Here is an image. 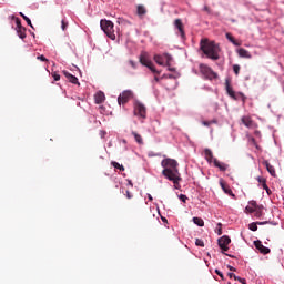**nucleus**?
<instances>
[{
  "label": "nucleus",
  "mask_w": 284,
  "mask_h": 284,
  "mask_svg": "<svg viewBox=\"0 0 284 284\" xmlns=\"http://www.w3.org/2000/svg\"><path fill=\"white\" fill-rule=\"evenodd\" d=\"M136 14H138V17H140V19H143V17H145V14H148V9H145V7L143 4H139L136 8Z\"/></svg>",
  "instance_id": "22"
},
{
  "label": "nucleus",
  "mask_w": 284,
  "mask_h": 284,
  "mask_svg": "<svg viewBox=\"0 0 284 284\" xmlns=\"http://www.w3.org/2000/svg\"><path fill=\"white\" fill-rule=\"evenodd\" d=\"M220 186L223 190L224 194L232 196V199H236V195L234 194V192H232V189L230 187V185L225 184L223 179L220 180Z\"/></svg>",
  "instance_id": "13"
},
{
  "label": "nucleus",
  "mask_w": 284,
  "mask_h": 284,
  "mask_svg": "<svg viewBox=\"0 0 284 284\" xmlns=\"http://www.w3.org/2000/svg\"><path fill=\"white\" fill-rule=\"evenodd\" d=\"M111 165H113V168L115 170H120V172H125V166H123V164H120L119 162L116 161H112L111 162Z\"/></svg>",
  "instance_id": "27"
},
{
  "label": "nucleus",
  "mask_w": 284,
  "mask_h": 284,
  "mask_svg": "<svg viewBox=\"0 0 284 284\" xmlns=\"http://www.w3.org/2000/svg\"><path fill=\"white\" fill-rule=\"evenodd\" d=\"M229 267H230V270H231V271H233V272H234V267H232V266H229Z\"/></svg>",
  "instance_id": "52"
},
{
  "label": "nucleus",
  "mask_w": 284,
  "mask_h": 284,
  "mask_svg": "<svg viewBox=\"0 0 284 284\" xmlns=\"http://www.w3.org/2000/svg\"><path fill=\"white\" fill-rule=\"evenodd\" d=\"M195 245L197 247H205V242H203V240H201V239H196L195 240Z\"/></svg>",
  "instance_id": "31"
},
{
  "label": "nucleus",
  "mask_w": 284,
  "mask_h": 284,
  "mask_svg": "<svg viewBox=\"0 0 284 284\" xmlns=\"http://www.w3.org/2000/svg\"><path fill=\"white\" fill-rule=\"evenodd\" d=\"M105 134H108V132H105V131H100V136H101V139H105Z\"/></svg>",
  "instance_id": "45"
},
{
  "label": "nucleus",
  "mask_w": 284,
  "mask_h": 284,
  "mask_svg": "<svg viewBox=\"0 0 284 284\" xmlns=\"http://www.w3.org/2000/svg\"><path fill=\"white\" fill-rule=\"evenodd\" d=\"M179 200L182 201V203H187V195L185 194H180Z\"/></svg>",
  "instance_id": "35"
},
{
  "label": "nucleus",
  "mask_w": 284,
  "mask_h": 284,
  "mask_svg": "<svg viewBox=\"0 0 284 284\" xmlns=\"http://www.w3.org/2000/svg\"><path fill=\"white\" fill-rule=\"evenodd\" d=\"M118 23H124V26H130V21L128 20H119Z\"/></svg>",
  "instance_id": "43"
},
{
  "label": "nucleus",
  "mask_w": 284,
  "mask_h": 284,
  "mask_svg": "<svg viewBox=\"0 0 284 284\" xmlns=\"http://www.w3.org/2000/svg\"><path fill=\"white\" fill-rule=\"evenodd\" d=\"M212 123H216V120L213 121H202V125H205L206 128H210Z\"/></svg>",
  "instance_id": "34"
},
{
  "label": "nucleus",
  "mask_w": 284,
  "mask_h": 284,
  "mask_svg": "<svg viewBox=\"0 0 284 284\" xmlns=\"http://www.w3.org/2000/svg\"><path fill=\"white\" fill-rule=\"evenodd\" d=\"M16 31L19 37V39H26V28L21 26V20L17 19L16 20Z\"/></svg>",
  "instance_id": "11"
},
{
  "label": "nucleus",
  "mask_w": 284,
  "mask_h": 284,
  "mask_svg": "<svg viewBox=\"0 0 284 284\" xmlns=\"http://www.w3.org/2000/svg\"><path fill=\"white\" fill-rule=\"evenodd\" d=\"M245 210L248 214H254V212H256L255 215L261 216V211H258V206L255 201L250 202V205H247Z\"/></svg>",
  "instance_id": "14"
},
{
  "label": "nucleus",
  "mask_w": 284,
  "mask_h": 284,
  "mask_svg": "<svg viewBox=\"0 0 284 284\" xmlns=\"http://www.w3.org/2000/svg\"><path fill=\"white\" fill-rule=\"evenodd\" d=\"M225 37H226L227 41H230V43H232L233 45H235V47L241 45V43H239L237 41H235L234 37H232V33H229V32H227V33L225 34Z\"/></svg>",
  "instance_id": "26"
},
{
  "label": "nucleus",
  "mask_w": 284,
  "mask_h": 284,
  "mask_svg": "<svg viewBox=\"0 0 284 284\" xmlns=\"http://www.w3.org/2000/svg\"><path fill=\"white\" fill-rule=\"evenodd\" d=\"M63 74L70 83H73V85H79V78H77L75 75H73L68 71H63Z\"/></svg>",
  "instance_id": "17"
},
{
  "label": "nucleus",
  "mask_w": 284,
  "mask_h": 284,
  "mask_svg": "<svg viewBox=\"0 0 284 284\" xmlns=\"http://www.w3.org/2000/svg\"><path fill=\"white\" fill-rule=\"evenodd\" d=\"M233 278H234V281H239V283L247 284V283H245V278H243V277H239V276L234 275Z\"/></svg>",
  "instance_id": "36"
},
{
  "label": "nucleus",
  "mask_w": 284,
  "mask_h": 284,
  "mask_svg": "<svg viewBox=\"0 0 284 284\" xmlns=\"http://www.w3.org/2000/svg\"><path fill=\"white\" fill-rule=\"evenodd\" d=\"M161 79H176V78L174 75H172V74H163L161 77Z\"/></svg>",
  "instance_id": "40"
},
{
  "label": "nucleus",
  "mask_w": 284,
  "mask_h": 284,
  "mask_svg": "<svg viewBox=\"0 0 284 284\" xmlns=\"http://www.w3.org/2000/svg\"><path fill=\"white\" fill-rule=\"evenodd\" d=\"M254 246L256 247V250H258L260 254H270L271 252L270 247L263 245V242H261V240L254 241Z\"/></svg>",
  "instance_id": "12"
},
{
  "label": "nucleus",
  "mask_w": 284,
  "mask_h": 284,
  "mask_svg": "<svg viewBox=\"0 0 284 284\" xmlns=\"http://www.w3.org/2000/svg\"><path fill=\"white\" fill-rule=\"evenodd\" d=\"M230 243H232V240L227 235H223L222 237H220L217 240L219 247L223 252H227V250H230V247L227 246V245H230Z\"/></svg>",
  "instance_id": "10"
},
{
  "label": "nucleus",
  "mask_w": 284,
  "mask_h": 284,
  "mask_svg": "<svg viewBox=\"0 0 284 284\" xmlns=\"http://www.w3.org/2000/svg\"><path fill=\"white\" fill-rule=\"evenodd\" d=\"M203 10H204V12H210V7L204 6Z\"/></svg>",
  "instance_id": "47"
},
{
  "label": "nucleus",
  "mask_w": 284,
  "mask_h": 284,
  "mask_svg": "<svg viewBox=\"0 0 284 284\" xmlns=\"http://www.w3.org/2000/svg\"><path fill=\"white\" fill-rule=\"evenodd\" d=\"M162 221H165V219L162 217Z\"/></svg>",
  "instance_id": "55"
},
{
  "label": "nucleus",
  "mask_w": 284,
  "mask_h": 284,
  "mask_svg": "<svg viewBox=\"0 0 284 284\" xmlns=\"http://www.w3.org/2000/svg\"><path fill=\"white\" fill-rule=\"evenodd\" d=\"M122 143H128V141L126 140H122Z\"/></svg>",
  "instance_id": "53"
},
{
  "label": "nucleus",
  "mask_w": 284,
  "mask_h": 284,
  "mask_svg": "<svg viewBox=\"0 0 284 284\" xmlns=\"http://www.w3.org/2000/svg\"><path fill=\"white\" fill-rule=\"evenodd\" d=\"M68 26H69L68 21H65V20L61 21V30L63 32H65V30H68Z\"/></svg>",
  "instance_id": "33"
},
{
  "label": "nucleus",
  "mask_w": 284,
  "mask_h": 284,
  "mask_svg": "<svg viewBox=\"0 0 284 284\" xmlns=\"http://www.w3.org/2000/svg\"><path fill=\"white\" fill-rule=\"evenodd\" d=\"M233 72H234V74H236V77H239V73L241 72V65L234 64L233 65Z\"/></svg>",
  "instance_id": "32"
},
{
  "label": "nucleus",
  "mask_w": 284,
  "mask_h": 284,
  "mask_svg": "<svg viewBox=\"0 0 284 284\" xmlns=\"http://www.w3.org/2000/svg\"><path fill=\"white\" fill-rule=\"evenodd\" d=\"M199 70L200 74H202L203 79H205L206 81H214L219 79V73L214 72V70H212V68H210V65L207 64L201 63L199 65Z\"/></svg>",
  "instance_id": "5"
},
{
  "label": "nucleus",
  "mask_w": 284,
  "mask_h": 284,
  "mask_svg": "<svg viewBox=\"0 0 284 284\" xmlns=\"http://www.w3.org/2000/svg\"><path fill=\"white\" fill-rule=\"evenodd\" d=\"M153 59L158 65L170 68L172 55H170V53L155 54Z\"/></svg>",
  "instance_id": "6"
},
{
  "label": "nucleus",
  "mask_w": 284,
  "mask_h": 284,
  "mask_svg": "<svg viewBox=\"0 0 284 284\" xmlns=\"http://www.w3.org/2000/svg\"><path fill=\"white\" fill-rule=\"evenodd\" d=\"M132 99H134V92L132 90H124L119 94L118 103L119 105H125V103H129Z\"/></svg>",
  "instance_id": "7"
},
{
  "label": "nucleus",
  "mask_w": 284,
  "mask_h": 284,
  "mask_svg": "<svg viewBox=\"0 0 284 284\" xmlns=\"http://www.w3.org/2000/svg\"><path fill=\"white\" fill-rule=\"evenodd\" d=\"M222 224L217 223V229H216V234H219V236H221V234H223V229H221Z\"/></svg>",
  "instance_id": "38"
},
{
  "label": "nucleus",
  "mask_w": 284,
  "mask_h": 284,
  "mask_svg": "<svg viewBox=\"0 0 284 284\" xmlns=\"http://www.w3.org/2000/svg\"><path fill=\"white\" fill-rule=\"evenodd\" d=\"M248 230H251V232H256V230H258V223L252 222L251 224H248Z\"/></svg>",
  "instance_id": "29"
},
{
  "label": "nucleus",
  "mask_w": 284,
  "mask_h": 284,
  "mask_svg": "<svg viewBox=\"0 0 284 284\" xmlns=\"http://www.w3.org/2000/svg\"><path fill=\"white\" fill-rule=\"evenodd\" d=\"M126 197L132 199V193H130V191H126Z\"/></svg>",
  "instance_id": "48"
},
{
  "label": "nucleus",
  "mask_w": 284,
  "mask_h": 284,
  "mask_svg": "<svg viewBox=\"0 0 284 284\" xmlns=\"http://www.w3.org/2000/svg\"><path fill=\"white\" fill-rule=\"evenodd\" d=\"M204 156L207 163H214V160H216V158H214V153L210 149L204 150Z\"/></svg>",
  "instance_id": "20"
},
{
  "label": "nucleus",
  "mask_w": 284,
  "mask_h": 284,
  "mask_svg": "<svg viewBox=\"0 0 284 284\" xmlns=\"http://www.w3.org/2000/svg\"><path fill=\"white\" fill-rule=\"evenodd\" d=\"M161 165L163 168L162 174L164 178L168 179V181H172L175 190H179L181 185V173L179 172V162L173 159H164L161 162Z\"/></svg>",
  "instance_id": "1"
},
{
  "label": "nucleus",
  "mask_w": 284,
  "mask_h": 284,
  "mask_svg": "<svg viewBox=\"0 0 284 284\" xmlns=\"http://www.w3.org/2000/svg\"><path fill=\"white\" fill-rule=\"evenodd\" d=\"M161 81V78L155 75L154 79L152 80V83H159Z\"/></svg>",
  "instance_id": "44"
},
{
  "label": "nucleus",
  "mask_w": 284,
  "mask_h": 284,
  "mask_svg": "<svg viewBox=\"0 0 284 284\" xmlns=\"http://www.w3.org/2000/svg\"><path fill=\"white\" fill-rule=\"evenodd\" d=\"M227 276H229L230 278H234V276H236V275H235L234 273H229Z\"/></svg>",
  "instance_id": "50"
},
{
  "label": "nucleus",
  "mask_w": 284,
  "mask_h": 284,
  "mask_svg": "<svg viewBox=\"0 0 284 284\" xmlns=\"http://www.w3.org/2000/svg\"><path fill=\"white\" fill-rule=\"evenodd\" d=\"M131 134L134 136L138 145H143V136H141V134L136 133V131H132Z\"/></svg>",
  "instance_id": "25"
},
{
  "label": "nucleus",
  "mask_w": 284,
  "mask_h": 284,
  "mask_svg": "<svg viewBox=\"0 0 284 284\" xmlns=\"http://www.w3.org/2000/svg\"><path fill=\"white\" fill-rule=\"evenodd\" d=\"M193 223L197 225V227H203L205 225V222L201 217H193Z\"/></svg>",
  "instance_id": "28"
},
{
  "label": "nucleus",
  "mask_w": 284,
  "mask_h": 284,
  "mask_svg": "<svg viewBox=\"0 0 284 284\" xmlns=\"http://www.w3.org/2000/svg\"><path fill=\"white\" fill-rule=\"evenodd\" d=\"M101 30L106 34L111 41L116 40V34L114 33V22L110 20H101L100 21Z\"/></svg>",
  "instance_id": "4"
},
{
  "label": "nucleus",
  "mask_w": 284,
  "mask_h": 284,
  "mask_svg": "<svg viewBox=\"0 0 284 284\" xmlns=\"http://www.w3.org/2000/svg\"><path fill=\"white\" fill-rule=\"evenodd\" d=\"M230 78L225 79V90L226 94L230 97V99H233V101H242V103H245L247 101V97L243 92H236L232 88V84Z\"/></svg>",
  "instance_id": "3"
},
{
  "label": "nucleus",
  "mask_w": 284,
  "mask_h": 284,
  "mask_svg": "<svg viewBox=\"0 0 284 284\" xmlns=\"http://www.w3.org/2000/svg\"><path fill=\"white\" fill-rule=\"evenodd\" d=\"M169 72H174V68H168Z\"/></svg>",
  "instance_id": "51"
},
{
  "label": "nucleus",
  "mask_w": 284,
  "mask_h": 284,
  "mask_svg": "<svg viewBox=\"0 0 284 284\" xmlns=\"http://www.w3.org/2000/svg\"><path fill=\"white\" fill-rule=\"evenodd\" d=\"M237 54L239 57H241L242 59H252V54H250V51H247L244 48H240L237 49Z\"/></svg>",
  "instance_id": "21"
},
{
  "label": "nucleus",
  "mask_w": 284,
  "mask_h": 284,
  "mask_svg": "<svg viewBox=\"0 0 284 284\" xmlns=\"http://www.w3.org/2000/svg\"><path fill=\"white\" fill-rule=\"evenodd\" d=\"M213 165L214 168H217L220 172H227V169L230 168L229 164H226L225 162H221L219 160H214Z\"/></svg>",
  "instance_id": "16"
},
{
  "label": "nucleus",
  "mask_w": 284,
  "mask_h": 284,
  "mask_svg": "<svg viewBox=\"0 0 284 284\" xmlns=\"http://www.w3.org/2000/svg\"><path fill=\"white\" fill-rule=\"evenodd\" d=\"M257 223V225H267V221H265V222H256Z\"/></svg>",
  "instance_id": "49"
},
{
  "label": "nucleus",
  "mask_w": 284,
  "mask_h": 284,
  "mask_svg": "<svg viewBox=\"0 0 284 284\" xmlns=\"http://www.w3.org/2000/svg\"><path fill=\"white\" fill-rule=\"evenodd\" d=\"M20 17H22V19H24V21L30 26V28H33L32 27V20H30L28 18V16L23 14V12H20Z\"/></svg>",
  "instance_id": "30"
},
{
  "label": "nucleus",
  "mask_w": 284,
  "mask_h": 284,
  "mask_svg": "<svg viewBox=\"0 0 284 284\" xmlns=\"http://www.w3.org/2000/svg\"><path fill=\"white\" fill-rule=\"evenodd\" d=\"M94 101L97 105H101L105 101V93L103 91H99L94 94Z\"/></svg>",
  "instance_id": "19"
},
{
  "label": "nucleus",
  "mask_w": 284,
  "mask_h": 284,
  "mask_svg": "<svg viewBox=\"0 0 284 284\" xmlns=\"http://www.w3.org/2000/svg\"><path fill=\"white\" fill-rule=\"evenodd\" d=\"M37 59L38 61H48V58H45V55H38Z\"/></svg>",
  "instance_id": "42"
},
{
  "label": "nucleus",
  "mask_w": 284,
  "mask_h": 284,
  "mask_svg": "<svg viewBox=\"0 0 284 284\" xmlns=\"http://www.w3.org/2000/svg\"><path fill=\"white\" fill-rule=\"evenodd\" d=\"M146 196H148L149 201H154V197H152V194L148 193Z\"/></svg>",
  "instance_id": "46"
},
{
  "label": "nucleus",
  "mask_w": 284,
  "mask_h": 284,
  "mask_svg": "<svg viewBox=\"0 0 284 284\" xmlns=\"http://www.w3.org/2000/svg\"><path fill=\"white\" fill-rule=\"evenodd\" d=\"M52 77H53V80H54V81H61V75H60L59 73L53 72V73H52Z\"/></svg>",
  "instance_id": "37"
},
{
  "label": "nucleus",
  "mask_w": 284,
  "mask_h": 284,
  "mask_svg": "<svg viewBox=\"0 0 284 284\" xmlns=\"http://www.w3.org/2000/svg\"><path fill=\"white\" fill-rule=\"evenodd\" d=\"M242 123L245 128H252V125H254L251 116H242Z\"/></svg>",
  "instance_id": "24"
},
{
  "label": "nucleus",
  "mask_w": 284,
  "mask_h": 284,
  "mask_svg": "<svg viewBox=\"0 0 284 284\" xmlns=\"http://www.w3.org/2000/svg\"><path fill=\"white\" fill-rule=\"evenodd\" d=\"M264 165L267 172L271 174V176H276V169H274L272 164H270L267 161H264Z\"/></svg>",
  "instance_id": "23"
},
{
  "label": "nucleus",
  "mask_w": 284,
  "mask_h": 284,
  "mask_svg": "<svg viewBox=\"0 0 284 284\" xmlns=\"http://www.w3.org/2000/svg\"><path fill=\"white\" fill-rule=\"evenodd\" d=\"M129 185H132V181H129Z\"/></svg>",
  "instance_id": "54"
},
{
  "label": "nucleus",
  "mask_w": 284,
  "mask_h": 284,
  "mask_svg": "<svg viewBox=\"0 0 284 284\" xmlns=\"http://www.w3.org/2000/svg\"><path fill=\"white\" fill-rule=\"evenodd\" d=\"M140 63L142 65H144L145 68H148L149 70H151V72H153V74H161V71H159L154 68L152 60H149L148 55H145L143 53L140 55Z\"/></svg>",
  "instance_id": "8"
},
{
  "label": "nucleus",
  "mask_w": 284,
  "mask_h": 284,
  "mask_svg": "<svg viewBox=\"0 0 284 284\" xmlns=\"http://www.w3.org/2000/svg\"><path fill=\"white\" fill-rule=\"evenodd\" d=\"M174 26L179 30L180 37L182 39L185 38V31L183 30V21H181V19H176Z\"/></svg>",
  "instance_id": "18"
},
{
  "label": "nucleus",
  "mask_w": 284,
  "mask_h": 284,
  "mask_svg": "<svg viewBox=\"0 0 284 284\" xmlns=\"http://www.w3.org/2000/svg\"><path fill=\"white\" fill-rule=\"evenodd\" d=\"M215 274H217V276L221 277L222 281H223V278H225V277L223 276V272H221L219 268L215 270Z\"/></svg>",
  "instance_id": "41"
},
{
  "label": "nucleus",
  "mask_w": 284,
  "mask_h": 284,
  "mask_svg": "<svg viewBox=\"0 0 284 284\" xmlns=\"http://www.w3.org/2000/svg\"><path fill=\"white\" fill-rule=\"evenodd\" d=\"M256 181L262 185L263 190H265L266 194H272V191L270 190V186H267V180L263 176H257Z\"/></svg>",
  "instance_id": "15"
},
{
  "label": "nucleus",
  "mask_w": 284,
  "mask_h": 284,
  "mask_svg": "<svg viewBox=\"0 0 284 284\" xmlns=\"http://www.w3.org/2000/svg\"><path fill=\"white\" fill-rule=\"evenodd\" d=\"M200 48L207 59L219 61V52H221V48H219V44H216L214 41L202 39L200 42Z\"/></svg>",
  "instance_id": "2"
},
{
  "label": "nucleus",
  "mask_w": 284,
  "mask_h": 284,
  "mask_svg": "<svg viewBox=\"0 0 284 284\" xmlns=\"http://www.w3.org/2000/svg\"><path fill=\"white\" fill-rule=\"evenodd\" d=\"M129 65L133 69L136 70V62H134L133 60L129 61Z\"/></svg>",
  "instance_id": "39"
},
{
  "label": "nucleus",
  "mask_w": 284,
  "mask_h": 284,
  "mask_svg": "<svg viewBox=\"0 0 284 284\" xmlns=\"http://www.w3.org/2000/svg\"><path fill=\"white\" fill-rule=\"evenodd\" d=\"M134 114L135 116H140V119H146L148 111L145 109V105L141 102L134 103Z\"/></svg>",
  "instance_id": "9"
}]
</instances>
